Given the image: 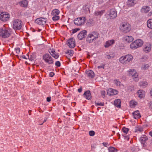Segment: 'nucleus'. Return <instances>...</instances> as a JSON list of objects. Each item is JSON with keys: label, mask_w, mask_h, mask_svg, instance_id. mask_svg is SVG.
Instances as JSON below:
<instances>
[{"label": "nucleus", "mask_w": 152, "mask_h": 152, "mask_svg": "<svg viewBox=\"0 0 152 152\" xmlns=\"http://www.w3.org/2000/svg\"><path fill=\"white\" fill-rule=\"evenodd\" d=\"M18 4L20 6L25 7L28 6V1L26 0H23L19 2Z\"/></svg>", "instance_id": "aec40b11"}, {"label": "nucleus", "mask_w": 152, "mask_h": 152, "mask_svg": "<svg viewBox=\"0 0 152 152\" xmlns=\"http://www.w3.org/2000/svg\"><path fill=\"white\" fill-rule=\"evenodd\" d=\"M114 43L115 40L113 39L108 41L106 42L104 46L106 48H108L112 45Z\"/></svg>", "instance_id": "4be33fe9"}, {"label": "nucleus", "mask_w": 152, "mask_h": 152, "mask_svg": "<svg viewBox=\"0 0 152 152\" xmlns=\"http://www.w3.org/2000/svg\"><path fill=\"white\" fill-rule=\"evenodd\" d=\"M130 48L133 49L135 50L138 48L134 41L130 45Z\"/></svg>", "instance_id": "2f4dec72"}, {"label": "nucleus", "mask_w": 152, "mask_h": 152, "mask_svg": "<svg viewBox=\"0 0 152 152\" xmlns=\"http://www.w3.org/2000/svg\"><path fill=\"white\" fill-rule=\"evenodd\" d=\"M99 34L96 32H93L88 34L86 38V41L88 43H91L98 37Z\"/></svg>", "instance_id": "7ed1b4c3"}, {"label": "nucleus", "mask_w": 152, "mask_h": 152, "mask_svg": "<svg viewBox=\"0 0 152 152\" xmlns=\"http://www.w3.org/2000/svg\"><path fill=\"white\" fill-rule=\"evenodd\" d=\"M114 56V55L113 54H110V55H106V58H107L109 59H110L112 58H113Z\"/></svg>", "instance_id": "ea45409f"}, {"label": "nucleus", "mask_w": 152, "mask_h": 152, "mask_svg": "<svg viewBox=\"0 0 152 152\" xmlns=\"http://www.w3.org/2000/svg\"><path fill=\"white\" fill-rule=\"evenodd\" d=\"M117 150L113 147H110L109 148V152H117Z\"/></svg>", "instance_id": "4c0bfd02"}, {"label": "nucleus", "mask_w": 152, "mask_h": 152, "mask_svg": "<svg viewBox=\"0 0 152 152\" xmlns=\"http://www.w3.org/2000/svg\"><path fill=\"white\" fill-rule=\"evenodd\" d=\"M104 10L96 11L95 12V14L96 15H101L104 12Z\"/></svg>", "instance_id": "c9c22d12"}, {"label": "nucleus", "mask_w": 152, "mask_h": 152, "mask_svg": "<svg viewBox=\"0 0 152 152\" xmlns=\"http://www.w3.org/2000/svg\"><path fill=\"white\" fill-rule=\"evenodd\" d=\"M149 64H144L142 65L141 68L142 69L145 70L147 69L149 67Z\"/></svg>", "instance_id": "473e14b6"}, {"label": "nucleus", "mask_w": 152, "mask_h": 152, "mask_svg": "<svg viewBox=\"0 0 152 152\" xmlns=\"http://www.w3.org/2000/svg\"><path fill=\"white\" fill-rule=\"evenodd\" d=\"M151 44H146L143 49V50L145 53H148L151 49Z\"/></svg>", "instance_id": "5701e85b"}, {"label": "nucleus", "mask_w": 152, "mask_h": 152, "mask_svg": "<svg viewBox=\"0 0 152 152\" xmlns=\"http://www.w3.org/2000/svg\"><path fill=\"white\" fill-rule=\"evenodd\" d=\"M124 40L128 42L129 43L132 42L134 40V38L131 36H125L124 38Z\"/></svg>", "instance_id": "412c9836"}, {"label": "nucleus", "mask_w": 152, "mask_h": 152, "mask_svg": "<svg viewBox=\"0 0 152 152\" xmlns=\"http://www.w3.org/2000/svg\"><path fill=\"white\" fill-rule=\"evenodd\" d=\"M84 10H89L90 9V5L88 4L84 5L83 7Z\"/></svg>", "instance_id": "58836bf2"}, {"label": "nucleus", "mask_w": 152, "mask_h": 152, "mask_svg": "<svg viewBox=\"0 0 152 152\" xmlns=\"http://www.w3.org/2000/svg\"><path fill=\"white\" fill-rule=\"evenodd\" d=\"M55 65L57 67H59L61 65V64L59 61H57L55 63Z\"/></svg>", "instance_id": "49530a36"}, {"label": "nucleus", "mask_w": 152, "mask_h": 152, "mask_svg": "<svg viewBox=\"0 0 152 152\" xmlns=\"http://www.w3.org/2000/svg\"><path fill=\"white\" fill-rule=\"evenodd\" d=\"M117 135L118 136V138L119 139H120V134H119V133H117Z\"/></svg>", "instance_id": "bf43d9fd"}, {"label": "nucleus", "mask_w": 152, "mask_h": 152, "mask_svg": "<svg viewBox=\"0 0 152 152\" xmlns=\"http://www.w3.org/2000/svg\"><path fill=\"white\" fill-rule=\"evenodd\" d=\"M148 35L149 37L152 38V30L149 33Z\"/></svg>", "instance_id": "3c124183"}, {"label": "nucleus", "mask_w": 152, "mask_h": 152, "mask_svg": "<svg viewBox=\"0 0 152 152\" xmlns=\"http://www.w3.org/2000/svg\"><path fill=\"white\" fill-rule=\"evenodd\" d=\"M87 33V31L86 30H83L80 32L77 36L78 39L80 40L82 39L86 36Z\"/></svg>", "instance_id": "f3484780"}, {"label": "nucleus", "mask_w": 152, "mask_h": 152, "mask_svg": "<svg viewBox=\"0 0 152 152\" xmlns=\"http://www.w3.org/2000/svg\"><path fill=\"white\" fill-rule=\"evenodd\" d=\"M134 118L135 119L139 118L141 117L140 114L138 110L134 111L132 113Z\"/></svg>", "instance_id": "a878e982"}, {"label": "nucleus", "mask_w": 152, "mask_h": 152, "mask_svg": "<svg viewBox=\"0 0 152 152\" xmlns=\"http://www.w3.org/2000/svg\"><path fill=\"white\" fill-rule=\"evenodd\" d=\"M129 75L132 76L134 80L137 81L138 80V74L135 70L133 69H130L129 71Z\"/></svg>", "instance_id": "9b49d317"}, {"label": "nucleus", "mask_w": 152, "mask_h": 152, "mask_svg": "<svg viewBox=\"0 0 152 152\" xmlns=\"http://www.w3.org/2000/svg\"><path fill=\"white\" fill-rule=\"evenodd\" d=\"M139 85L140 86L145 87L148 85V83L145 81H142L139 83Z\"/></svg>", "instance_id": "72a5a7b5"}, {"label": "nucleus", "mask_w": 152, "mask_h": 152, "mask_svg": "<svg viewBox=\"0 0 152 152\" xmlns=\"http://www.w3.org/2000/svg\"><path fill=\"white\" fill-rule=\"evenodd\" d=\"M137 93L140 98H142L144 97L145 96L144 92L140 90L138 91Z\"/></svg>", "instance_id": "7c9ffc66"}, {"label": "nucleus", "mask_w": 152, "mask_h": 152, "mask_svg": "<svg viewBox=\"0 0 152 152\" xmlns=\"http://www.w3.org/2000/svg\"><path fill=\"white\" fill-rule=\"evenodd\" d=\"M148 16H152V10L150 12H149L148 14Z\"/></svg>", "instance_id": "603ef678"}, {"label": "nucleus", "mask_w": 152, "mask_h": 152, "mask_svg": "<svg viewBox=\"0 0 152 152\" xmlns=\"http://www.w3.org/2000/svg\"><path fill=\"white\" fill-rule=\"evenodd\" d=\"M105 66V64H101L100 66H98V69L102 68L103 69H104Z\"/></svg>", "instance_id": "a18cd8bd"}, {"label": "nucleus", "mask_w": 152, "mask_h": 152, "mask_svg": "<svg viewBox=\"0 0 152 152\" xmlns=\"http://www.w3.org/2000/svg\"><path fill=\"white\" fill-rule=\"evenodd\" d=\"M114 83L118 86H120L121 84V82L118 80H114Z\"/></svg>", "instance_id": "e433bc0d"}, {"label": "nucleus", "mask_w": 152, "mask_h": 152, "mask_svg": "<svg viewBox=\"0 0 152 152\" xmlns=\"http://www.w3.org/2000/svg\"><path fill=\"white\" fill-rule=\"evenodd\" d=\"M134 41L138 48L141 47L143 44V42L141 39H138Z\"/></svg>", "instance_id": "393cba45"}, {"label": "nucleus", "mask_w": 152, "mask_h": 152, "mask_svg": "<svg viewBox=\"0 0 152 152\" xmlns=\"http://www.w3.org/2000/svg\"><path fill=\"white\" fill-rule=\"evenodd\" d=\"M129 130V128L125 127H123L122 129V131L123 132L122 134V136L124 137L125 139L128 141L129 140V135L126 136V135L128 133Z\"/></svg>", "instance_id": "f8f14e48"}, {"label": "nucleus", "mask_w": 152, "mask_h": 152, "mask_svg": "<svg viewBox=\"0 0 152 152\" xmlns=\"http://www.w3.org/2000/svg\"><path fill=\"white\" fill-rule=\"evenodd\" d=\"M67 53L71 56H72L73 54V51L72 50H69L67 51Z\"/></svg>", "instance_id": "c03bdc74"}, {"label": "nucleus", "mask_w": 152, "mask_h": 152, "mask_svg": "<svg viewBox=\"0 0 152 152\" xmlns=\"http://www.w3.org/2000/svg\"><path fill=\"white\" fill-rule=\"evenodd\" d=\"M0 37L3 38L9 37L12 33V29L9 28H0Z\"/></svg>", "instance_id": "f03ea898"}, {"label": "nucleus", "mask_w": 152, "mask_h": 152, "mask_svg": "<svg viewBox=\"0 0 152 152\" xmlns=\"http://www.w3.org/2000/svg\"><path fill=\"white\" fill-rule=\"evenodd\" d=\"M133 59L132 56L130 54H128L121 57L119 59V61L122 64H126L132 61Z\"/></svg>", "instance_id": "f257e3e1"}, {"label": "nucleus", "mask_w": 152, "mask_h": 152, "mask_svg": "<svg viewBox=\"0 0 152 152\" xmlns=\"http://www.w3.org/2000/svg\"><path fill=\"white\" fill-rule=\"evenodd\" d=\"M48 51L52 56L55 58L57 59L59 57L58 54L55 52L54 49L50 48L49 49Z\"/></svg>", "instance_id": "2eb2a0df"}, {"label": "nucleus", "mask_w": 152, "mask_h": 152, "mask_svg": "<svg viewBox=\"0 0 152 152\" xmlns=\"http://www.w3.org/2000/svg\"><path fill=\"white\" fill-rule=\"evenodd\" d=\"M86 19L85 17H82L75 19L74 20V23L77 25L80 26L83 25L86 22Z\"/></svg>", "instance_id": "1a4fd4ad"}, {"label": "nucleus", "mask_w": 152, "mask_h": 152, "mask_svg": "<svg viewBox=\"0 0 152 152\" xmlns=\"http://www.w3.org/2000/svg\"><path fill=\"white\" fill-rule=\"evenodd\" d=\"M15 50L16 52V55L17 56H18L17 54H18L20 52V48H16L15 49Z\"/></svg>", "instance_id": "37998d69"}, {"label": "nucleus", "mask_w": 152, "mask_h": 152, "mask_svg": "<svg viewBox=\"0 0 152 152\" xmlns=\"http://www.w3.org/2000/svg\"><path fill=\"white\" fill-rule=\"evenodd\" d=\"M54 75V73L53 72H51L49 73V76L50 77H53Z\"/></svg>", "instance_id": "8fccbe9b"}, {"label": "nucleus", "mask_w": 152, "mask_h": 152, "mask_svg": "<svg viewBox=\"0 0 152 152\" xmlns=\"http://www.w3.org/2000/svg\"><path fill=\"white\" fill-rule=\"evenodd\" d=\"M46 120H44V122H43V123L42 124H40V125H42L43 124V123L44 122H46Z\"/></svg>", "instance_id": "0e129e2a"}, {"label": "nucleus", "mask_w": 152, "mask_h": 152, "mask_svg": "<svg viewBox=\"0 0 152 152\" xmlns=\"http://www.w3.org/2000/svg\"><path fill=\"white\" fill-rule=\"evenodd\" d=\"M95 104L96 106H103L104 105V103H97L96 102H95Z\"/></svg>", "instance_id": "09e8293b"}, {"label": "nucleus", "mask_w": 152, "mask_h": 152, "mask_svg": "<svg viewBox=\"0 0 152 152\" xmlns=\"http://www.w3.org/2000/svg\"><path fill=\"white\" fill-rule=\"evenodd\" d=\"M67 45L70 48H73L75 46V39L73 38H70L67 41Z\"/></svg>", "instance_id": "ddd939ff"}, {"label": "nucleus", "mask_w": 152, "mask_h": 152, "mask_svg": "<svg viewBox=\"0 0 152 152\" xmlns=\"http://www.w3.org/2000/svg\"><path fill=\"white\" fill-rule=\"evenodd\" d=\"M86 74L88 76L91 78L93 77L94 76V72L91 70H88L86 72Z\"/></svg>", "instance_id": "c756f323"}, {"label": "nucleus", "mask_w": 152, "mask_h": 152, "mask_svg": "<svg viewBox=\"0 0 152 152\" xmlns=\"http://www.w3.org/2000/svg\"><path fill=\"white\" fill-rule=\"evenodd\" d=\"M83 96L84 97L88 100H90L92 98L91 93L89 90L85 91L84 93Z\"/></svg>", "instance_id": "a211bd4d"}, {"label": "nucleus", "mask_w": 152, "mask_h": 152, "mask_svg": "<svg viewBox=\"0 0 152 152\" xmlns=\"http://www.w3.org/2000/svg\"><path fill=\"white\" fill-rule=\"evenodd\" d=\"M149 135L152 137V131L150 132L149 133Z\"/></svg>", "instance_id": "052dcab7"}, {"label": "nucleus", "mask_w": 152, "mask_h": 152, "mask_svg": "<svg viewBox=\"0 0 152 152\" xmlns=\"http://www.w3.org/2000/svg\"><path fill=\"white\" fill-rule=\"evenodd\" d=\"M144 12H145V13H147L148 12V10H144Z\"/></svg>", "instance_id": "680f3d73"}, {"label": "nucleus", "mask_w": 152, "mask_h": 152, "mask_svg": "<svg viewBox=\"0 0 152 152\" xmlns=\"http://www.w3.org/2000/svg\"><path fill=\"white\" fill-rule=\"evenodd\" d=\"M41 31V29H38V31H39V32H40V31Z\"/></svg>", "instance_id": "69168bd1"}, {"label": "nucleus", "mask_w": 152, "mask_h": 152, "mask_svg": "<svg viewBox=\"0 0 152 152\" xmlns=\"http://www.w3.org/2000/svg\"><path fill=\"white\" fill-rule=\"evenodd\" d=\"M10 18L9 14L7 12H1L0 15V19L3 21L8 20Z\"/></svg>", "instance_id": "9d476101"}, {"label": "nucleus", "mask_w": 152, "mask_h": 152, "mask_svg": "<svg viewBox=\"0 0 152 152\" xmlns=\"http://www.w3.org/2000/svg\"><path fill=\"white\" fill-rule=\"evenodd\" d=\"M47 21L46 18L41 17L36 19L35 21V22L39 25L44 26Z\"/></svg>", "instance_id": "6e6552de"}, {"label": "nucleus", "mask_w": 152, "mask_h": 152, "mask_svg": "<svg viewBox=\"0 0 152 152\" xmlns=\"http://www.w3.org/2000/svg\"><path fill=\"white\" fill-rule=\"evenodd\" d=\"M147 26L148 28L152 29V19H150L147 20Z\"/></svg>", "instance_id": "c85d7f7f"}, {"label": "nucleus", "mask_w": 152, "mask_h": 152, "mask_svg": "<svg viewBox=\"0 0 152 152\" xmlns=\"http://www.w3.org/2000/svg\"><path fill=\"white\" fill-rule=\"evenodd\" d=\"M136 3V0H128L127 2V4L128 7L133 6Z\"/></svg>", "instance_id": "b1692460"}, {"label": "nucleus", "mask_w": 152, "mask_h": 152, "mask_svg": "<svg viewBox=\"0 0 152 152\" xmlns=\"http://www.w3.org/2000/svg\"><path fill=\"white\" fill-rule=\"evenodd\" d=\"M119 29L121 31L124 33H127L130 31L131 29V26L128 23H122L120 26Z\"/></svg>", "instance_id": "20e7f679"}, {"label": "nucleus", "mask_w": 152, "mask_h": 152, "mask_svg": "<svg viewBox=\"0 0 152 152\" xmlns=\"http://www.w3.org/2000/svg\"><path fill=\"white\" fill-rule=\"evenodd\" d=\"M42 58L45 63L49 64H53V59L48 53L44 54L42 56Z\"/></svg>", "instance_id": "39448f33"}, {"label": "nucleus", "mask_w": 152, "mask_h": 152, "mask_svg": "<svg viewBox=\"0 0 152 152\" xmlns=\"http://www.w3.org/2000/svg\"><path fill=\"white\" fill-rule=\"evenodd\" d=\"M101 94L102 95L104 96L105 94V92L103 91H102L101 92Z\"/></svg>", "instance_id": "6e6d98bb"}, {"label": "nucleus", "mask_w": 152, "mask_h": 152, "mask_svg": "<svg viewBox=\"0 0 152 152\" xmlns=\"http://www.w3.org/2000/svg\"><path fill=\"white\" fill-rule=\"evenodd\" d=\"M60 11L59 10H52L51 13L53 21H56L60 19Z\"/></svg>", "instance_id": "0eeeda50"}, {"label": "nucleus", "mask_w": 152, "mask_h": 152, "mask_svg": "<svg viewBox=\"0 0 152 152\" xmlns=\"http://www.w3.org/2000/svg\"><path fill=\"white\" fill-rule=\"evenodd\" d=\"M143 131L142 128L140 126H137L135 127L134 130L135 132H139L140 133H142Z\"/></svg>", "instance_id": "bb28decb"}, {"label": "nucleus", "mask_w": 152, "mask_h": 152, "mask_svg": "<svg viewBox=\"0 0 152 152\" xmlns=\"http://www.w3.org/2000/svg\"><path fill=\"white\" fill-rule=\"evenodd\" d=\"M89 134L90 136H93L95 135V132L93 131H91L89 132Z\"/></svg>", "instance_id": "79ce46f5"}, {"label": "nucleus", "mask_w": 152, "mask_h": 152, "mask_svg": "<svg viewBox=\"0 0 152 152\" xmlns=\"http://www.w3.org/2000/svg\"><path fill=\"white\" fill-rule=\"evenodd\" d=\"M118 93L117 91L113 89L112 88H110L107 91V94L110 95H114L117 94Z\"/></svg>", "instance_id": "6ab92c4d"}, {"label": "nucleus", "mask_w": 152, "mask_h": 152, "mask_svg": "<svg viewBox=\"0 0 152 152\" xmlns=\"http://www.w3.org/2000/svg\"><path fill=\"white\" fill-rule=\"evenodd\" d=\"M31 110H29L28 111V113L29 114V115H31Z\"/></svg>", "instance_id": "4d7b16f0"}, {"label": "nucleus", "mask_w": 152, "mask_h": 152, "mask_svg": "<svg viewBox=\"0 0 152 152\" xmlns=\"http://www.w3.org/2000/svg\"><path fill=\"white\" fill-rule=\"evenodd\" d=\"M102 144L105 146H106V145L108 144L106 142H103Z\"/></svg>", "instance_id": "13d9d810"}, {"label": "nucleus", "mask_w": 152, "mask_h": 152, "mask_svg": "<svg viewBox=\"0 0 152 152\" xmlns=\"http://www.w3.org/2000/svg\"><path fill=\"white\" fill-rule=\"evenodd\" d=\"M51 101L50 97H48L47 98V101L48 102H50Z\"/></svg>", "instance_id": "5fc2aeb1"}, {"label": "nucleus", "mask_w": 152, "mask_h": 152, "mask_svg": "<svg viewBox=\"0 0 152 152\" xmlns=\"http://www.w3.org/2000/svg\"><path fill=\"white\" fill-rule=\"evenodd\" d=\"M147 60V58L145 56H143L140 59V61H146Z\"/></svg>", "instance_id": "a19ab883"}, {"label": "nucleus", "mask_w": 152, "mask_h": 152, "mask_svg": "<svg viewBox=\"0 0 152 152\" xmlns=\"http://www.w3.org/2000/svg\"><path fill=\"white\" fill-rule=\"evenodd\" d=\"M137 103L134 100H132L130 102V105L132 107H133L137 104Z\"/></svg>", "instance_id": "f704fd0d"}, {"label": "nucleus", "mask_w": 152, "mask_h": 152, "mask_svg": "<svg viewBox=\"0 0 152 152\" xmlns=\"http://www.w3.org/2000/svg\"><path fill=\"white\" fill-rule=\"evenodd\" d=\"M108 13V15L109 16V18L110 19L115 18L117 16V13L116 10H110Z\"/></svg>", "instance_id": "4468645a"}, {"label": "nucleus", "mask_w": 152, "mask_h": 152, "mask_svg": "<svg viewBox=\"0 0 152 152\" xmlns=\"http://www.w3.org/2000/svg\"><path fill=\"white\" fill-rule=\"evenodd\" d=\"M148 140L147 137L145 135H142L139 139L140 141L144 147H145V145L146 142Z\"/></svg>", "instance_id": "dca6fc26"}, {"label": "nucleus", "mask_w": 152, "mask_h": 152, "mask_svg": "<svg viewBox=\"0 0 152 152\" xmlns=\"http://www.w3.org/2000/svg\"><path fill=\"white\" fill-rule=\"evenodd\" d=\"M150 94H151V96L152 97V89L151 90V91H150Z\"/></svg>", "instance_id": "e2e57ef3"}, {"label": "nucleus", "mask_w": 152, "mask_h": 152, "mask_svg": "<svg viewBox=\"0 0 152 152\" xmlns=\"http://www.w3.org/2000/svg\"><path fill=\"white\" fill-rule=\"evenodd\" d=\"M121 101L120 99L115 100L114 102V104L116 107L120 108L121 107Z\"/></svg>", "instance_id": "cd10ccee"}, {"label": "nucleus", "mask_w": 152, "mask_h": 152, "mask_svg": "<svg viewBox=\"0 0 152 152\" xmlns=\"http://www.w3.org/2000/svg\"><path fill=\"white\" fill-rule=\"evenodd\" d=\"M82 87H80V88L78 89V91L80 93L82 92Z\"/></svg>", "instance_id": "864d4df0"}, {"label": "nucleus", "mask_w": 152, "mask_h": 152, "mask_svg": "<svg viewBox=\"0 0 152 152\" xmlns=\"http://www.w3.org/2000/svg\"><path fill=\"white\" fill-rule=\"evenodd\" d=\"M12 27L15 30H19L22 28V23L21 20L19 19H15L12 21Z\"/></svg>", "instance_id": "423d86ee"}, {"label": "nucleus", "mask_w": 152, "mask_h": 152, "mask_svg": "<svg viewBox=\"0 0 152 152\" xmlns=\"http://www.w3.org/2000/svg\"><path fill=\"white\" fill-rule=\"evenodd\" d=\"M150 8V7L148 6L147 5L144 6H143L142 7V10H146V9H148Z\"/></svg>", "instance_id": "de8ad7c7"}]
</instances>
